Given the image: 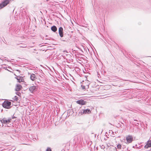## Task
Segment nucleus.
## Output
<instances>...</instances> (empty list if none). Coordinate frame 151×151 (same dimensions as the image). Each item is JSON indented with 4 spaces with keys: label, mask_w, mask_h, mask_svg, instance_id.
I'll return each mask as SVG.
<instances>
[{
    "label": "nucleus",
    "mask_w": 151,
    "mask_h": 151,
    "mask_svg": "<svg viewBox=\"0 0 151 151\" xmlns=\"http://www.w3.org/2000/svg\"><path fill=\"white\" fill-rule=\"evenodd\" d=\"M30 78L32 81H34L37 79V77L35 74H32L30 75Z\"/></svg>",
    "instance_id": "nucleus-9"
},
{
    "label": "nucleus",
    "mask_w": 151,
    "mask_h": 151,
    "mask_svg": "<svg viewBox=\"0 0 151 151\" xmlns=\"http://www.w3.org/2000/svg\"><path fill=\"white\" fill-rule=\"evenodd\" d=\"M11 102L9 101H4V103H3L2 106H3L6 109H9L10 108V106L11 105Z\"/></svg>",
    "instance_id": "nucleus-1"
},
{
    "label": "nucleus",
    "mask_w": 151,
    "mask_h": 151,
    "mask_svg": "<svg viewBox=\"0 0 151 151\" xmlns=\"http://www.w3.org/2000/svg\"><path fill=\"white\" fill-rule=\"evenodd\" d=\"M147 144L149 145L151 147V140H148L147 142Z\"/></svg>",
    "instance_id": "nucleus-14"
},
{
    "label": "nucleus",
    "mask_w": 151,
    "mask_h": 151,
    "mask_svg": "<svg viewBox=\"0 0 151 151\" xmlns=\"http://www.w3.org/2000/svg\"><path fill=\"white\" fill-rule=\"evenodd\" d=\"M86 82H87V84L86 85H84L83 84H82L81 86L82 89L85 90L86 89H87L89 88V83L88 81H86Z\"/></svg>",
    "instance_id": "nucleus-6"
},
{
    "label": "nucleus",
    "mask_w": 151,
    "mask_h": 151,
    "mask_svg": "<svg viewBox=\"0 0 151 151\" xmlns=\"http://www.w3.org/2000/svg\"><path fill=\"white\" fill-rule=\"evenodd\" d=\"M13 99L14 101H17L18 100V97L17 96H15L13 98Z\"/></svg>",
    "instance_id": "nucleus-13"
},
{
    "label": "nucleus",
    "mask_w": 151,
    "mask_h": 151,
    "mask_svg": "<svg viewBox=\"0 0 151 151\" xmlns=\"http://www.w3.org/2000/svg\"><path fill=\"white\" fill-rule=\"evenodd\" d=\"M150 146H149L147 144H146V145L145 146V147L146 148H147L149 147H150Z\"/></svg>",
    "instance_id": "nucleus-16"
},
{
    "label": "nucleus",
    "mask_w": 151,
    "mask_h": 151,
    "mask_svg": "<svg viewBox=\"0 0 151 151\" xmlns=\"http://www.w3.org/2000/svg\"><path fill=\"white\" fill-rule=\"evenodd\" d=\"M127 142L126 144H128L131 143L133 140V137L132 135H128L126 137Z\"/></svg>",
    "instance_id": "nucleus-2"
},
{
    "label": "nucleus",
    "mask_w": 151,
    "mask_h": 151,
    "mask_svg": "<svg viewBox=\"0 0 151 151\" xmlns=\"http://www.w3.org/2000/svg\"><path fill=\"white\" fill-rule=\"evenodd\" d=\"M65 35H64V37H65Z\"/></svg>",
    "instance_id": "nucleus-20"
},
{
    "label": "nucleus",
    "mask_w": 151,
    "mask_h": 151,
    "mask_svg": "<svg viewBox=\"0 0 151 151\" xmlns=\"http://www.w3.org/2000/svg\"><path fill=\"white\" fill-rule=\"evenodd\" d=\"M46 151H52L50 148H47L46 150Z\"/></svg>",
    "instance_id": "nucleus-18"
},
{
    "label": "nucleus",
    "mask_w": 151,
    "mask_h": 151,
    "mask_svg": "<svg viewBox=\"0 0 151 151\" xmlns=\"http://www.w3.org/2000/svg\"><path fill=\"white\" fill-rule=\"evenodd\" d=\"M51 30L54 32H55L57 30V28L55 26H53L51 27Z\"/></svg>",
    "instance_id": "nucleus-12"
},
{
    "label": "nucleus",
    "mask_w": 151,
    "mask_h": 151,
    "mask_svg": "<svg viewBox=\"0 0 151 151\" xmlns=\"http://www.w3.org/2000/svg\"><path fill=\"white\" fill-rule=\"evenodd\" d=\"M91 111L90 109H86V110H84L83 111V114H88V113H90L91 112Z\"/></svg>",
    "instance_id": "nucleus-11"
},
{
    "label": "nucleus",
    "mask_w": 151,
    "mask_h": 151,
    "mask_svg": "<svg viewBox=\"0 0 151 151\" xmlns=\"http://www.w3.org/2000/svg\"><path fill=\"white\" fill-rule=\"evenodd\" d=\"M63 28L62 27H59V33L61 37H63Z\"/></svg>",
    "instance_id": "nucleus-8"
},
{
    "label": "nucleus",
    "mask_w": 151,
    "mask_h": 151,
    "mask_svg": "<svg viewBox=\"0 0 151 151\" xmlns=\"http://www.w3.org/2000/svg\"><path fill=\"white\" fill-rule=\"evenodd\" d=\"M9 0H6L0 4V9L6 6L9 3Z\"/></svg>",
    "instance_id": "nucleus-4"
},
{
    "label": "nucleus",
    "mask_w": 151,
    "mask_h": 151,
    "mask_svg": "<svg viewBox=\"0 0 151 151\" xmlns=\"http://www.w3.org/2000/svg\"><path fill=\"white\" fill-rule=\"evenodd\" d=\"M22 88V86L20 84H17L15 88V91H19Z\"/></svg>",
    "instance_id": "nucleus-10"
},
{
    "label": "nucleus",
    "mask_w": 151,
    "mask_h": 151,
    "mask_svg": "<svg viewBox=\"0 0 151 151\" xmlns=\"http://www.w3.org/2000/svg\"><path fill=\"white\" fill-rule=\"evenodd\" d=\"M117 148L118 149H120L121 148L122 146L120 144H118L117 146Z\"/></svg>",
    "instance_id": "nucleus-15"
},
{
    "label": "nucleus",
    "mask_w": 151,
    "mask_h": 151,
    "mask_svg": "<svg viewBox=\"0 0 151 151\" xmlns=\"http://www.w3.org/2000/svg\"><path fill=\"white\" fill-rule=\"evenodd\" d=\"M11 118H4L2 119L1 120V122L3 124H8L11 122Z\"/></svg>",
    "instance_id": "nucleus-3"
},
{
    "label": "nucleus",
    "mask_w": 151,
    "mask_h": 151,
    "mask_svg": "<svg viewBox=\"0 0 151 151\" xmlns=\"http://www.w3.org/2000/svg\"><path fill=\"white\" fill-rule=\"evenodd\" d=\"M76 102L77 103L79 104H81L82 105H85L86 102V101L83 100H78L76 101Z\"/></svg>",
    "instance_id": "nucleus-7"
},
{
    "label": "nucleus",
    "mask_w": 151,
    "mask_h": 151,
    "mask_svg": "<svg viewBox=\"0 0 151 151\" xmlns=\"http://www.w3.org/2000/svg\"><path fill=\"white\" fill-rule=\"evenodd\" d=\"M101 148L102 149H104L105 147L103 145L101 146Z\"/></svg>",
    "instance_id": "nucleus-19"
},
{
    "label": "nucleus",
    "mask_w": 151,
    "mask_h": 151,
    "mask_svg": "<svg viewBox=\"0 0 151 151\" xmlns=\"http://www.w3.org/2000/svg\"><path fill=\"white\" fill-rule=\"evenodd\" d=\"M37 89V86H31L29 88V91L32 93L33 91H36Z\"/></svg>",
    "instance_id": "nucleus-5"
},
{
    "label": "nucleus",
    "mask_w": 151,
    "mask_h": 151,
    "mask_svg": "<svg viewBox=\"0 0 151 151\" xmlns=\"http://www.w3.org/2000/svg\"><path fill=\"white\" fill-rule=\"evenodd\" d=\"M16 93L17 95L19 96H20V95H21V93L19 92H16Z\"/></svg>",
    "instance_id": "nucleus-17"
}]
</instances>
